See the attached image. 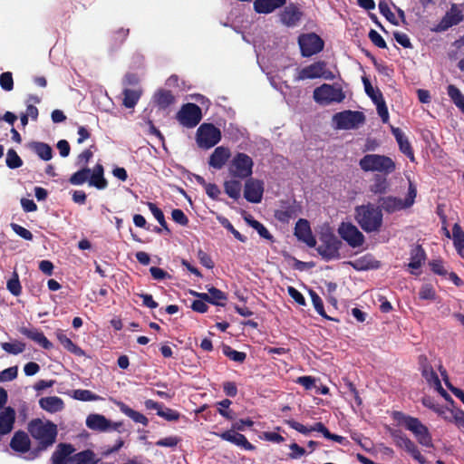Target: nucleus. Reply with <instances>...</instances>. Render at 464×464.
Returning <instances> with one entry per match:
<instances>
[{"mask_svg":"<svg viewBox=\"0 0 464 464\" xmlns=\"http://www.w3.org/2000/svg\"><path fill=\"white\" fill-rule=\"evenodd\" d=\"M419 297L422 300H435L436 292L434 287L430 284L423 285L420 289Z\"/></svg>","mask_w":464,"mask_h":464,"instance_id":"680f3d73","label":"nucleus"},{"mask_svg":"<svg viewBox=\"0 0 464 464\" xmlns=\"http://www.w3.org/2000/svg\"><path fill=\"white\" fill-rule=\"evenodd\" d=\"M348 265L356 271H366L379 268L380 261L374 259L371 254H367L353 261H349Z\"/></svg>","mask_w":464,"mask_h":464,"instance_id":"bb28decb","label":"nucleus"},{"mask_svg":"<svg viewBox=\"0 0 464 464\" xmlns=\"http://www.w3.org/2000/svg\"><path fill=\"white\" fill-rule=\"evenodd\" d=\"M19 332L27 338L37 343L44 349L50 350L53 343L45 337L43 332L36 328L21 327Z\"/></svg>","mask_w":464,"mask_h":464,"instance_id":"a878e982","label":"nucleus"},{"mask_svg":"<svg viewBox=\"0 0 464 464\" xmlns=\"http://www.w3.org/2000/svg\"><path fill=\"white\" fill-rule=\"evenodd\" d=\"M417 197V188L411 180H409L408 192L404 199L394 196L381 197L378 200L380 206L378 207L382 211L388 214H392L397 211L410 208L415 203Z\"/></svg>","mask_w":464,"mask_h":464,"instance_id":"20e7f679","label":"nucleus"},{"mask_svg":"<svg viewBox=\"0 0 464 464\" xmlns=\"http://www.w3.org/2000/svg\"><path fill=\"white\" fill-rule=\"evenodd\" d=\"M320 244L316 251L324 261L336 260L341 258L340 249L343 242L334 234L331 229H325L320 233Z\"/></svg>","mask_w":464,"mask_h":464,"instance_id":"39448f33","label":"nucleus"},{"mask_svg":"<svg viewBox=\"0 0 464 464\" xmlns=\"http://www.w3.org/2000/svg\"><path fill=\"white\" fill-rule=\"evenodd\" d=\"M55 336L60 343L63 346L65 350L70 352L71 353L82 356L84 354V352L82 348H80L77 344H75L65 334L63 330L58 329L55 332Z\"/></svg>","mask_w":464,"mask_h":464,"instance_id":"72a5a7b5","label":"nucleus"},{"mask_svg":"<svg viewBox=\"0 0 464 464\" xmlns=\"http://www.w3.org/2000/svg\"><path fill=\"white\" fill-rule=\"evenodd\" d=\"M89 185L100 190L105 189L108 187V181L104 178V168L101 163H97L91 169Z\"/></svg>","mask_w":464,"mask_h":464,"instance_id":"cd10ccee","label":"nucleus"},{"mask_svg":"<svg viewBox=\"0 0 464 464\" xmlns=\"http://www.w3.org/2000/svg\"><path fill=\"white\" fill-rule=\"evenodd\" d=\"M75 464H97L96 454L92 450L80 451L72 457Z\"/></svg>","mask_w":464,"mask_h":464,"instance_id":"79ce46f5","label":"nucleus"},{"mask_svg":"<svg viewBox=\"0 0 464 464\" xmlns=\"http://www.w3.org/2000/svg\"><path fill=\"white\" fill-rule=\"evenodd\" d=\"M450 411L451 417L449 418V421H453L459 429L464 430V411L460 409Z\"/></svg>","mask_w":464,"mask_h":464,"instance_id":"0e129e2a","label":"nucleus"},{"mask_svg":"<svg viewBox=\"0 0 464 464\" xmlns=\"http://www.w3.org/2000/svg\"><path fill=\"white\" fill-rule=\"evenodd\" d=\"M359 166L364 172H376L380 175H391L396 170L395 161L381 154H365L360 159Z\"/></svg>","mask_w":464,"mask_h":464,"instance_id":"7ed1b4c3","label":"nucleus"},{"mask_svg":"<svg viewBox=\"0 0 464 464\" xmlns=\"http://www.w3.org/2000/svg\"><path fill=\"white\" fill-rule=\"evenodd\" d=\"M334 121L337 129L353 130L357 129L365 121V115L359 111H343L334 115Z\"/></svg>","mask_w":464,"mask_h":464,"instance_id":"9b49d317","label":"nucleus"},{"mask_svg":"<svg viewBox=\"0 0 464 464\" xmlns=\"http://www.w3.org/2000/svg\"><path fill=\"white\" fill-rule=\"evenodd\" d=\"M230 157L231 151L227 147H217L209 157L208 165L215 169H221Z\"/></svg>","mask_w":464,"mask_h":464,"instance_id":"4be33fe9","label":"nucleus"},{"mask_svg":"<svg viewBox=\"0 0 464 464\" xmlns=\"http://www.w3.org/2000/svg\"><path fill=\"white\" fill-rule=\"evenodd\" d=\"M5 163L9 169H14L22 167L23 160L14 149H9L6 153Z\"/></svg>","mask_w":464,"mask_h":464,"instance_id":"603ef678","label":"nucleus"},{"mask_svg":"<svg viewBox=\"0 0 464 464\" xmlns=\"http://www.w3.org/2000/svg\"><path fill=\"white\" fill-rule=\"evenodd\" d=\"M129 29L119 28L113 31L109 36V45L111 50H115L120 47L129 35Z\"/></svg>","mask_w":464,"mask_h":464,"instance_id":"4c0bfd02","label":"nucleus"},{"mask_svg":"<svg viewBox=\"0 0 464 464\" xmlns=\"http://www.w3.org/2000/svg\"><path fill=\"white\" fill-rule=\"evenodd\" d=\"M197 144L199 148L208 150L221 140V131L212 123H203L197 130Z\"/></svg>","mask_w":464,"mask_h":464,"instance_id":"6e6552de","label":"nucleus"},{"mask_svg":"<svg viewBox=\"0 0 464 464\" xmlns=\"http://www.w3.org/2000/svg\"><path fill=\"white\" fill-rule=\"evenodd\" d=\"M401 416L399 421L405 427L406 430L412 432L417 441L426 447L433 448L432 437L429 429L418 419L410 415H404L397 412Z\"/></svg>","mask_w":464,"mask_h":464,"instance_id":"423d86ee","label":"nucleus"},{"mask_svg":"<svg viewBox=\"0 0 464 464\" xmlns=\"http://www.w3.org/2000/svg\"><path fill=\"white\" fill-rule=\"evenodd\" d=\"M73 399L82 401H98L101 399V397L92 392L89 390H74L73 391Z\"/></svg>","mask_w":464,"mask_h":464,"instance_id":"864d4df0","label":"nucleus"},{"mask_svg":"<svg viewBox=\"0 0 464 464\" xmlns=\"http://www.w3.org/2000/svg\"><path fill=\"white\" fill-rule=\"evenodd\" d=\"M327 63L324 61H318L312 64L302 68L296 77L297 81L306 79L324 78L325 80H333L334 74L327 69Z\"/></svg>","mask_w":464,"mask_h":464,"instance_id":"f8f14e48","label":"nucleus"},{"mask_svg":"<svg viewBox=\"0 0 464 464\" xmlns=\"http://www.w3.org/2000/svg\"><path fill=\"white\" fill-rule=\"evenodd\" d=\"M295 236L298 240L305 243L310 247L316 246V239L314 237L310 224L306 219L300 218L295 227Z\"/></svg>","mask_w":464,"mask_h":464,"instance_id":"6ab92c4d","label":"nucleus"},{"mask_svg":"<svg viewBox=\"0 0 464 464\" xmlns=\"http://www.w3.org/2000/svg\"><path fill=\"white\" fill-rule=\"evenodd\" d=\"M31 441L28 435L24 431H16L11 441L10 447L14 451L25 453L30 450Z\"/></svg>","mask_w":464,"mask_h":464,"instance_id":"c756f323","label":"nucleus"},{"mask_svg":"<svg viewBox=\"0 0 464 464\" xmlns=\"http://www.w3.org/2000/svg\"><path fill=\"white\" fill-rule=\"evenodd\" d=\"M91 175V169L88 167H82L78 171L74 172L69 179V182L74 186H80L84 184L86 181L89 182Z\"/></svg>","mask_w":464,"mask_h":464,"instance_id":"37998d69","label":"nucleus"},{"mask_svg":"<svg viewBox=\"0 0 464 464\" xmlns=\"http://www.w3.org/2000/svg\"><path fill=\"white\" fill-rule=\"evenodd\" d=\"M246 179L244 187L245 198L251 203L261 202L264 193L263 181L251 177Z\"/></svg>","mask_w":464,"mask_h":464,"instance_id":"a211bd4d","label":"nucleus"},{"mask_svg":"<svg viewBox=\"0 0 464 464\" xmlns=\"http://www.w3.org/2000/svg\"><path fill=\"white\" fill-rule=\"evenodd\" d=\"M157 415L168 421H177L180 418V413L179 411L164 406L160 411L157 412Z\"/></svg>","mask_w":464,"mask_h":464,"instance_id":"052dcab7","label":"nucleus"},{"mask_svg":"<svg viewBox=\"0 0 464 464\" xmlns=\"http://www.w3.org/2000/svg\"><path fill=\"white\" fill-rule=\"evenodd\" d=\"M302 15L303 13L300 9L295 5L290 4L280 14V20L286 26H295L300 21Z\"/></svg>","mask_w":464,"mask_h":464,"instance_id":"393cba45","label":"nucleus"},{"mask_svg":"<svg viewBox=\"0 0 464 464\" xmlns=\"http://www.w3.org/2000/svg\"><path fill=\"white\" fill-rule=\"evenodd\" d=\"M86 426L97 431L119 430L122 426V422L112 423L110 420L106 419L102 414L92 413L86 419Z\"/></svg>","mask_w":464,"mask_h":464,"instance_id":"dca6fc26","label":"nucleus"},{"mask_svg":"<svg viewBox=\"0 0 464 464\" xmlns=\"http://www.w3.org/2000/svg\"><path fill=\"white\" fill-rule=\"evenodd\" d=\"M377 102H374L377 108V112L379 116L382 118V121L386 123L389 121V111L386 106L385 101L383 99L382 94H379Z\"/></svg>","mask_w":464,"mask_h":464,"instance_id":"4d7b16f0","label":"nucleus"},{"mask_svg":"<svg viewBox=\"0 0 464 464\" xmlns=\"http://www.w3.org/2000/svg\"><path fill=\"white\" fill-rule=\"evenodd\" d=\"M40 407L51 413L58 412L64 407L63 401L57 396L44 397L39 400Z\"/></svg>","mask_w":464,"mask_h":464,"instance_id":"473e14b6","label":"nucleus"},{"mask_svg":"<svg viewBox=\"0 0 464 464\" xmlns=\"http://www.w3.org/2000/svg\"><path fill=\"white\" fill-rule=\"evenodd\" d=\"M452 239L458 253L462 255V250H464V231L458 223H455L452 227Z\"/></svg>","mask_w":464,"mask_h":464,"instance_id":"c03bdc74","label":"nucleus"},{"mask_svg":"<svg viewBox=\"0 0 464 464\" xmlns=\"http://www.w3.org/2000/svg\"><path fill=\"white\" fill-rule=\"evenodd\" d=\"M429 266L430 270L436 275L442 276L448 275V271L444 267V263L441 259H433L429 262Z\"/></svg>","mask_w":464,"mask_h":464,"instance_id":"338daca9","label":"nucleus"},{"mask_svg":"<svg viewBox=\"0 0 464 464\" xmlns=\"http://www.w3.org/2000/svg\"><path fill=\"white\" fill-rule=\"evenodd\" d=\"M422 377L426 380V382L431 386H437L440 383V380L438 374L433 370L432 366L426 371L421 372Z\"/></svg>","mask_w":464,"mask_h":464,"instance_id":"69168bd1","label":"nucleus"},{"mask_svg":"<svg viewBox=\"0 0 464 464\" xmlns=\"http://www.w3.org/2000/svg\"><path fill=\"white\" fill-rule=\"evenodd\" d=\"M368 37L371 42L377 47L384 49L387 47L386 42L382 38V36L374 29H371Z\"/></svg>","mask_w":464,"mask_h":464,"instance_id":"774afa93","label":"nucleus"},{"mask_svg":"<svg viewBox=\"0 0 464 464\" xmlns=\"http://www.w3.org/2000/svg\"><path fill=\"white\" fill-rule=\"evenodd\" d=\"M176 120L185 128H195L202 120V111L200 107L195 103H185L177 112Z\"/></svg>","mask_w":464,"mask_h":464,"instance_id":"1a4fd4ad","label":"nucleus"},{"mask_svg":"<svg viewBox=\"0 0 464 464\" xmlns=\"http://www.w3.org/2000/svg\"><path fill=\"white\" fill-rule=\"evenodd\" d=\"M237 430H229L221 433H216L223 440L228 441L235 444L244 450H252L255 449L254 445L251 444L245 435L236 432Z\"/></svg>","mask_w":464,"mask_h":464,"instance_id":"412c9836","label":"nucleus"},{"mask_svg":"<svg viewBox=\"0 0 464 464\" xmlns=\"http://www.w3.org/2000/svg\"><path fill=\"white\" fill-rule=\"evenodd\" d=\"M28 431L34 439L38 440L39 449L46 450L55 442L57 426L49 420L44 422L40 419H34L29 422Z\"/></svg>","mask_w":464,"mask_h":464,"instance_id":"f03ea898","label":"nucleus"},{"mask_svg":"<svg viewBox=\"0 0 464 464\" xmlns=\"http://www.w3.org/2000/svg\"><path fill=\"white\" fill-rule=\"evenodd\" d=\"M301 212V207L297 204L295 199L289 200H282L280 202V208L275 210V218L282 222L288 223L290 219L295 218L299 213Z\"/></svg>","mask_w":464,"mask_h":464,"instance_id":"f3484780","label":"nucleus"},{"mask_svg":"<svg viewBox=\"0 0 464 464\" xmlns=\"http://www.w3.org/2000/svg\"><path fill=\"white\" fill-rule=\"evenodd\" d=\"M355 219L366 233L380 231L383 215L382 209L372 204L358 206L355 208Z\"/></svg>","mask_w":464,"mask_h":464,"instance_id":"f257e3e1","label":"nucleus"},{"mask_svg":"<svg viewBox=\"0 0 464 464\" xmlns=\"http://www.w3.org/2000/svg\"><path fill=\"white\" fill-rule=\"evenodd\" d=\"M392 132L396 139V141L399 145L400 151L403 153L411 162L415 161L414 151L412 147L408 140V138L404 135L402 130L400 128L392 127Z\"/></svg>","mask_w":464,"mask_h":464,"instance_id":"5701e85b","label":"nucleus"},{"mask_svg":"<svg viewBox=\"0 0 464 464\" xmlns=\"http://www.w3.org/2000/svg\"><path fill=\"white\" fill-rule=\"evenodd\" d=\"M153 99L156 105L162 110L167 109L176 101L172 92L165 89H160L155 92Z\"/></svg>","mask_w":464,"mask_h":464,"instance_id":"f704fd0d","label":"nucleus"},{"mask_svg":"<svg viewBox=\"0 0 464 464\" xmlns=\"http://www.w3.org/2000/svg\"><path fill=\"white\" fill-rule=\"evenodd\" d=\"M222 351L225 356L236 362L243 363L246 358V353L236 351L227 344L223 345Z\"/></svg>","mask_w":464,"mask_h":464,"instance_id":"09e8293b","label":"nucleus"},{"mask_svg":"<svg viewBox=\"0 0 464 464\" xmlns=\"http://www.w3.org/2000/svg\"><path fill=\"white\" fill-rule=\"evenodd\" d=\"M75 451L70 443H59L51 457L52 464H71L72 453Z\"/></svg>","mask_w":464,"mask_h":464,"instance_id":"aec40b11","label":"nucleus"},{"mask_svg":"<svg viewBox=\"0 0 464 464\" xmlns=\"http://www.w3.org/2000/svg\"><path fill=\"white\" fill-rule=\"evenodd\" d=\"M426 259V253L420 245H416L411 249V258L408 266L411 269H420Z\"/></svg>","mask_w":464,"mask_h":464,"instance_id":"c9c22d12","label":"nucleus"},{"mask_svg":"<svg viewBox=\"0 0 464 464\" xmlns=\"http://www.w3.org/2000/svg\"><path fill=\"white\" fill-rule=\"evenodd\" d=\"M149 209L150 210L151 214L154 216V218L157 219L159 224L163 227L164 231L169 235L171 233L170 229L168 227V224L165 220L164 214L162 210L157 207L156 204L152 202L147 203Z\"/></svg>","mask_w":464,"mask_h":464,"instance_id":"49530a36","label":"nucleus"},{"mask_svg":"<svg viewBox=\"0 0 464 464\" xmlns=\"http://www.w3.org/2000/svg\"><path fill=\"white\" fill-rule=\"evenodd\" d=\"M310 296L315 311L324 318L331 319L325 313L322 298L313 290H310Z\"/></svg>","mask_w":464,"mask_h":464,"instance_id":"5fc2aeb1","label":"nucleus"},{"mask_svg":"<svg viewBox=\"0 0 464 464\" xmlns=\"http://www.w3.org/2000/svg\"><path fill=\"white\" fill-rule=\"evenodd\" d=\"M1 347L8 353L18 354L24 351L25 344L21 342L2 343Z\"/></svg>","mask_w":464,"mask_h":464,"instance_id":"6e6d98bb","label":"nucleus"},{"mask_svg":"<svg viewBox=\"0 0 464 464\" xmlns=\"http://www.w3.org/2000/svg\"><path fill=\"white\" fill-rule=\"evenodd\" d=\"M253 159L244 152H237L234 155L228 164V172L231 177L239 179H246L253 174Z\"/></svg>","mask_w":464,"mask_h":464,"instance_id":"0eeeda50","label":"nucleus"},{"mask_svg":"<svg viewBox=\"0 0 464 464\" xmlns=\"http://www.w3.org/2000/svg\"><path fill=\"white\" fill-rule=\"evenodd\" d=\"M123 100L122 104L128 109L134 108L138 103L142 91L140 89H124L123 90Z\"/></svg>","mask_w":464,"mask_h":464,"instance_id":"58836bf2","label":"nucleus"},{"mask_svg":"<svg viewBox=\"0 0 464 464\" xmlns=\"http://www.w3.org/2000/svg\"><path fill=\"white\" fill-rule=\"evenodd\" d=\"M31 150L43 160L48 161L53 158L52 147L42 141H33L29 144Z\"/></svg>","mask_w":464,"mask_h":464,"instance_id":"e433bc0d","label":"nucleus"},{"mask_svg":"<svg viewBox=\"0 0 464 464\" xmlns=\"http://www.w3.org/2000/svg\"><path fill=\"white\" fill-rule=\"evenodd\" d=\"M217 219L218 220L219 224L224 227L226 228L227 230H228L237 240H239L240 242H243L245 243L246 241V237L245 236H243L242 234H240L234 227L233 225L231 224V222L225 217L223 216H218L217 218Z\"/></svg>","mask_w":464,"mask_h":464,"instance_id":"3c124183","label":"nucleus"},{"mask_svg":"<svg viewBox=\"0 0 464 464\" xmlns=\"http://www.w3.org/2000/svg\"><path fill=\"white\" fill-rule=\"evenodd\" d=\"M338 234L351 247L356 248L363 245V234L352 223L342 222L338 227Z\"/></svg>","mask_w":464,"mask_h":464,"instance_id":"4468645a","label":"nucleus"},{"mask_svg":"<svg viewBox=\"0 0 464 464\" xmlns=\"http://www.w3.org/2000/svg\"><path fill=\"white\" fill-rule=\"evenodd\" d=\"M380 13L392 24L398 25L399 22L396 19L394 14L391 11L388 4L385 1H380L379 3Z\"/></svg>","mask_w":464,"mask_h":464,"instance_id":"13d9d810","label":"nucleus"},{"mask_svg":"<svg viewBox=\"0 0 464 464\" xmlns=\"http://www.w3.org/2000/svg\"><path fill=\"white\" fill-rule=\"evenodd\" d=\"M198 295L203 301L218 306H225V302L227 300L226 293L214 286L208 288V294L206 293Z\"/></svg>","mask_w":464,"mask_h":464,"instance_id":"7c9ffc66","label":"nucleus"},{"mask_svg":"<svg viewBox=\"0 0 464 464\" xmlns=\"http://www.w3.org/2000/svg\"><path fill=\"white\" fill-rule=\"evenodd\" d=\"M421 403L424 407L429 408L438 413L439 415L444 414V407L436 403L435 400L430 396H424L421 399Z\"/></svg>","mask_w":464,"mask_h":464,"instance_id":"bf43d9fd","label":"nucleus"},{"mask_svg":"<svg viewBox=\"0 0 464 464\" xmlns=\"http://www.w3.org/2000/svg\"><path fill=\"white\" fill-rule=\"evenodd\" d=\"M464 19L462 10L457 4H451L449 11L446 12L441 20L431 29L432 32L441 33L447 31L453 25L459 24Z\"/></svg>","mask_w":464,"mask_h":464,"instance_id":"2eb2a0df","label":"nucleus"},{"mask_svg":"<svg viewBox=\"0 0 464 464\" xmlns=\"http://www.w3.org/2000/svg\"><path fill=\"white\" fill-rule=\"evenodd\" d=\"M285 422L291 427L292 429L297 430L298 432L307 435L312 431L321 432L324 438H326L327 434H329V430L324 426L323 422H316L310 428L305 427L302 423L295 420H286Z\"/></svg>","mask_w":464,"mask_h":464,"instance_id":"b1692460","label":"nucleus"},{"mask_svg":"<svg viewBox=\"0 0 464 464\" xmlns=\"http://www.w3.org/2000/svg\"><path fill=\"white\" fill-rule=\"evenodd\" d=\"M0 86L3 90L10 92L14 89L13 74L10 72H5L0 75Z\"/></svg>","mask_w":464,"mask_h":464,"instance_id":"e2e57ef3","label":"nucleus"},{"mask_svg":"<svg viewBox=\"0 0 464 464\" xmlns=\"http://www.w3.org/2000/svg\"><path fill=\"white\" fill-rule=\"evenodd\" d=\"M388 175L375 174L372 179V183L369 187L370 192L374 195H384L390 189V181L387 179Z\"/></svg>","mask_w":464,"mask_h":464,"instance_id":"2f4dec72","label":"nucleus"},{"mask_svg":"<svg viewBox=\"0 0 464 464\" xmlns=\"http://www.w3.org/2000/svg\"><path fill=\"white\" fill-rule=\"evenodd\" d=\"M447 93L454 102V104L464 112V95L453 84H450L447 88Z\"/></svg>","mask_w":464,"mask_h":464,"instance_id":"a18cd8bd","label":"nucleus"},{"mask_svg":"<svg viewBox=\"0 0 464 464\" xmlns=\"http://www.w3.org/2000/svg\"><path fill=\"white\" fill-rule=\"evenodd\" d=\"M236 179L226 180L224 182V190L229 198L237 200L241 195L242 184L239 179Z\"/></svg>","mask_w":464,"mask_h":464,"instance_id":"ea45409f","label":"nucleus"},{"mask_svg":"<svg viewBox=\"0 0 464 464\" xmlns=\"http://www.w3.org/2000/svg\"><path fill=\"white\" fill-rule=\"evenodd\" d=\"M6 288L14 296H19L21 295L22 285L16 271L13 272L12 277L7 281Z\"/></svg>","mask_w":464,"mask_h":464,"instance_id":"8fccbe9b","label":"nucleus"},{"mask_svg":"<svg viewBox=\"0 0 464 464\" xmlns=\"http://www.w3.org/2000/svg\"><path fill=\"white\" fill-rule=\"evenodd\" d=\"M287 0H255L254 10L257 14H270L284 6Z\"/></svg>","mask_w":464,"mask_h":464,"instance_id":"c85d7f7f","label":"nucleus"},{"mask_svg":"<svg viewBox=\"0 0 464 464\" xmlns=\"http://www.w3.org/2000/svg\"><path fill=\"white\" fill-rule=\"evenodd\" d=\"M298 44L304 57H310L320 53L324 45L323 39L314 33L301 34Z\"/></svg>","mask_w":464,"mask_h":464,"instance_id":"ddd939ff","label":"nucleus"},{"mask_svg":"<svg viewBox=\"0 0 464 464\" xmlns=\"http://www.w3.org/2000/svg\"><path fill=\"white\" fill-rule=\"evenodd\" d=\"M392 437L396 446L404 449L406 451L411 450V448L415 444L411 439H409L405 434H403L401 431L392 432Z\"/></svg>","mask_w":464,"mask_h":464,"instance_id":"de8ad7c7","label":"nucleus"},{"mask_svg":"<svg viewBox=\"0 0 464 464\" xmlns=\"http://www.w3.org/2000/svg\"><path fill=\"white\" fill-rule=\"evenodd\" d=\"M314 100L321 105H328L333 102H342L345 94L341 88L324 83L314 90Z\"/></svg>","mask_w":464,"mask_h":464,"instance_id":"9d476101","label":"nucleus"},{"mask_svg":"<svg viewBox=\"0 0 464 464\" xmlns=\"http://www.w3.org/2000/svg\"><path fill=\"white\" fill-rule=\"evenodd\" d=\"M120 410L122 413H124L126 416L130 418L133 421L137 423H141L144 426H147L149 423V420L146 416H144L142 413L134 411L133 409L130 408L128 405H126L123 402L119 403Z\"/></svg>","mask_w":464,"mask_h":464,"instance_id":"a19ab883","label":"nucleus"}]
</instances>
